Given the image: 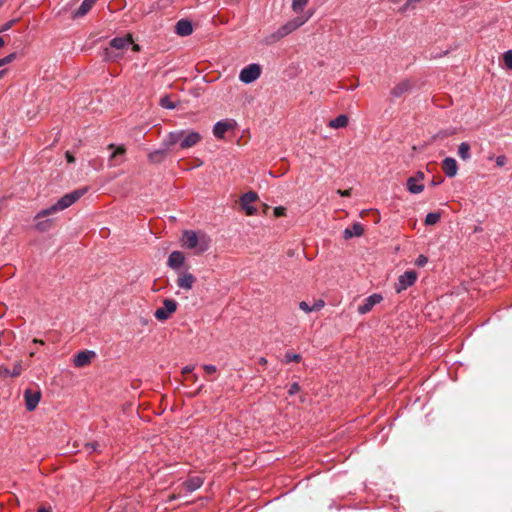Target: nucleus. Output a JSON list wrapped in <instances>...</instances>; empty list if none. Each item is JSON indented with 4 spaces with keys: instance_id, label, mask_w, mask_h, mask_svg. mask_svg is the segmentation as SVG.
<instances>
[{
    "instance_id": "f257e3e1",
    "label": "nucleus",
    "mask_w": 512,
    "mask_h": 512,
    "mask_svg": "<svg viewBox=\"0 0 512 512\" xmlns=\"http://www.w3.org/2000/svg\"><path fill=\"white\" fill-rule=\"evenodd\" d=\"M202 140V136L196 131L176 130L169 132L162 140V147L172 149L179 144L180 149H189L196 146Z\"/></svg>"
},
{
    "instance_id": "f03ea898",
    "label": "nucleus",
    "mask_w": 512,
    "mask_h": 512,
    "mask_svg": "<svg viewBox=\"0 0 512 512\" xmlns=\"http://www.w3.org/2000/svg\"><path fill=\"white\" fill-rule=\"evenodd\" d=\"M86 192H87V187H84V188L74 190L70 193L65 194L57 201V203H55L54 205H52L51 207H49L47 209L41 210L37 214V218H46V217H49L59 211H62L64 209L68 208L73 203H75L77 200H79Z\"/></svg>"
},
{
    "instance_id": "7ed1b4c3",
    "label": "nucleus",
    "mask_w": 512,
    "mask_h": 512,
    "mask_svg": "<svg viewBox=\"0 0 512 512\" xmlns=\"http://www.w3.org/2000/svg\"><path fill=\"white\" fill-rule=\"evenodd\" d=\"M311 13L306 16H297L296 18L292 19L291 21L287 22L283 26H281L276 32L272 33L271 35L267 36L265 38L266 44H273L286 35L290 34L294 30H296L298 27L302 26L304 23L308 21V19L311 17Z\"/></svg>"
},
{
    "instance_id": "20e7f679",
    "label": "nucleus",
    "mask_w": 512,
    "mask_h": 512,
    "mask_svg": "<svg viewBox=\"0 0 512 512\" xmlns=\"http://www.w3.org/2000/svg\"><path fill=\"white\" fill-rule=\"evenodd\" d=\"M261 67L259 64H250L244 67L240 74L239 79L246 84L252 83L260 77Z\"/></svg>"
},
{
    "instance_id": "39448f33",
    "label": "nucleus",
    "mask_w": 512,
    "mask_h": 512,
    "mask_svg": "<svg viewBox=\"0 0 512 512\" xmlns=\"http://www.w3.org/2000/svg\"><path fill=\"white\" fill-rule=\"evenodd\" d=\"M417 279V273L413 270H409L404 272L399 276L398 281L394 285V289L397 293H400L406 290L408 287L412 286Z\"/></svg>"
},
{
    "instance_id": "423d86ee",
    "label": "nucleus",
    "mask_w": 512,
    "mask_h": 512,
    "mask_svg": "<svg viewBox=\"0 0 512 512\" xmlns=\"http://www.w3.org/2000/svg\"><path fill=\"white\" fill-rule=\"evenodd\" d=\"M177 309V303L173 299H164L163 307L158 308L154 316L159 321L167 320Z\"/></svg>"
},
{
    "instance_id": "0eeeda50",
    "label": "nucleus",
    "mask_w": 512,
    "mask_h": 512,
    "mask_svg": "<svg viewBox=\"0 0 512 512\" xmlns=\"http://www.w3.org/2000/svg\"><path fill=\"white\" fill-rule=\"evenodd\" d=\"M258 200L256 192L249 191L240 197V206L247 215H254L257 209L252 205Z\"/></svg>"
},
{
    "instance_id": "6e6552de",
    "label": "nucleus",
    "mask_w": 512,
    "mask_h": 512,
    "mask_svg": "<svg viewBox=\"0 0 512 512\" xmlns=\"http://www.w3.org/2000/svg\"><path fill=\"white\" fill-rule=\"evenodd\" d=\"M24 399L27 411H33L39 404L41 392L40 390L33 391L32 389H26L24 391Z\"/></svg>"
},
{
    "instance_id": "1a4fd4ad",
    "label": "nucleus",
    "mask_w": 512,
    "mask_h": 512,
    "mask_svg": "<svg viewBox=\"0 0 512 512\" xmlns=\"http://www.w3.org/2000/svg\"><path fill=\"white\" fill-rule=\"evenodd\" d=\"M108 149H113L110 157H109V165L110 166H118L124 161V155L126 152V148L124 146L115 147L114 144H110Z\"/></svg>"
},
{
    "instance_id": "9d476101",
    "label": "nucleus",
    "mask_w": 512,
    "mask_h": 512,
    "mask_svg": "<svg viewBox=\"0 0 512 512\" xmlns=\"http://www.w3.org/2000/svg\"><path fill=\"white\" fill-rule=\"evenodd\" d=\"M382 299L383 298L380 294H373V295L367 297L364 300L363 304L358 306L357 310L362 315L366 314V313L370 312L376 304L380 303L382 301Z\"/></svg>"
},
{
    "instance_id": "9b49d317",
    "label": "nucleus",
    "mask_w": 512,
    "mask_h": 512,
    "mask_svg": "<svg viewBox=\"0 0 512 512\" xmlns=\"http://www.w3.org/2000/svg\"><path fill=\"white\" fill-rule=\"evenodd\" d=\"M130 44H133L131 34H126L124 37H115L109 43V48H113L123 52Z\"/></svg>"
},
{
    "instance_id": "f8f14e48",
    "label": "nucleus",
    "mask_w": 512,
    "mask_h": 512,
    "mask_svg": "<svg viewBox=\"0 0 512 512\" xmlns=\"http://www.w3.org/2000/svg\"><path fill=\"white\" fill-rule=\"evenodd\" d=\"M413 88V84L409 79H405L394 86L391 90V95L394 98H400L405 94L409 93Z\"/></svg>"
},
{
    "instance_id": "ddd939ff",
    "label": "nucleus",
    "mask_w": 512,
    "mask_h": 512,
    "mask_svg": "<svg viewBox=\"0 0 512 512\" xmlns=\"http://www.w3.org/2000/svg\"><path fill=\"white\" fill-rule=\"evenodd\" d=\"M95 356L93 351H81L75 355L73 363L76 367H84L90 364L91 359Z\"/></svg>"
},
{
    "instance_id": "4468645a",
    "label": "nucleus",
    "mask_w": 512,
    "mask_h": 512,
    "mask_svg": "<svg viewBox=\"0 0 512 512\" xmlns=\"http://www.w3.org/2000/svg\"><path fill=\"white\" fill-rule=\"evenodd\" d=\"M442 169L448 177H454L458 171L456 160L451 157L445 158L442 162Z\"/></svg>"
},
{
    "instance_id": "2eb2a0df",
    "label": "nucleus",
    "mask_w": 512,
    "mask_h": 512,
    "mask_svg": "<svg viewBox=\"0 0 512 512\" xmlns=\"http://www.w3.org/2000/svg\"><path fill=\"white\" fill-rule=\"evenodd\" d=\"M182 242H183V246H185L189 249H193L198 246L199 239L195 232L187 230V231H184V233H183Z\"/></svg>"
},
{
    "instance_id": "dca6fc26",
    "label": "nucleus",
    "mask_w": 512,
    "mask_h": 512,
    "mask_svg": "<svg viewBox=\"0 0 512 512\" xmlns=\"http://www.w3.org/2000/svg\"><path fill=\"white\" fill-rule=\"evenodd\" d=\"M364 233V227L360 223H354L351 227H347L343 232L344 239H350L352 237H360Z\"/></svg>"
},
{
    "instance_id": "f3484780",
    "label": "nucleus",
    "mask_w": 512,
    "mask_h": 512,
    "mask_svg": "<svg viewBox=\"0 0 512 512\" xmlns=\"http://www.w3.org/2000/svg\"><path fill=\"white\" fill-rule=\"evenodd\" d=\"M175 31L180 36H188L193 32L192 23L188 20H179L176 23Z\"/></svg>"
},
{
    "instance_id": "a211bd4d",
    "label": "nucleus",
    "mask_w": 512,
    "mask_h": 512,
    "mask_svg": "<svg viewBox=\"0 0 512 512\" xmlns=\"http://www.w3.org/2000/svg\"><path fill=\"white\" fill-rule=\"evenodd\" d=\"M233 125L226 121H219L213 127V134L215 137L222 139L224 138L225 133L232 129Z\"/></svg>"
},
{
    "instance_id": "6ab92c4d",
    "label": "nucleus",
    "mask_w": 512,
    "mask_h": 512,
    "mask_svg": "<svg viewBox=\"0 0 512 512\" xmlns=\"http://www.w3.org/2000/svg\"><path fill=\"white\" fill-rule=\"evenodd\" d=\"M195 281L196 278L192 274L186 273L178 277L177 285L182 289L190 290Z\"/></svg>"
},
{
    "instance_id": "aec40b11",
    "label": "nucleus",
    "mask_w": 512,
    "mask_h": 512,
    "mask_svg": "<svg viewBox=\"0 0 512 512\" xmlns=\"http://www.w3.org/2000/svg\"><path fill=\"white\" fill-rule=\"evenodd\" d=\"M96 2H97V0H84L82 2L81 6L78 8V10H76L73 13L72 17L79 18V17L85 16L91 10V8L95 5Z\"/></svg>"
},
{
    "instance_id": "412c9836",
    "label": "nucleus",
    "mask_w": 512,
    "mask_h": 512,
    "mask_svg": "<svg viewBox=\"0 0 512 512\" xmlns=\"http://www.w3.org/2000/svg\"><path fill=\"white\" fill-rule=\"evenodd\" d=\"M185 257L180 251H173L168 258V265L171 268H179L184 263Z\"/></svg>"
},
{
    "instance_id": "4be33fe9",
    "label": "nucleus",
    "mask_w": 512,
    "mask_h": 512,
    "mask_svg": "<svg viewBox=\"0 0 512 512\" xmlns=\"http://www.w3.org/2000/svg\"><path fill=\"white\" fill-rule=\"evenodd\" d=\"M203 485V479L199 476L189 478L183 483L184 488L188 492H193Z\"/></svg>"
},
{
    "instance_id": "5701e85b",
    "label": "nucleus",
    "mask_w": 512,
    "mask_h": 512,
    "mask_svg": "<svg viewBox=\"0 0 512 512\" xmlns=\"http://www.w3.org/2000/svg\"><path fill=\"white\" fill-rule=\"evenodd\" d=\"M123 57V52L107 47L104 50V60L108 62H117Z\"/></svg>"
},
{
    "instance_id": "b1692460",
    "label": "nucleus",
    "mask_w": 512,
    "mask_h": 512,
    "mask_svg": "<svg viewBox=\"0 0 512 512\" xmlns=\"http://www.w3.org/2000/svg\"><path fill=\"white\" fill-rule=\"evenodd\" d=\"M168 150L169 149H167L166 147H163L162 149L155 150V151L151 152L148 155V158H149L150 162H152V163H161V162H163L164 159L167 156Z\"/></svg>"
},
{
    "instance_id": "393cba45",
    "label": "nucleus",
    "mask_w": 512,
    "mask_h": 512,
    "mask_svg": "<svg viewBox=\"0 0 512 512\" xmlns=\"http://www.w3.org/2000/svg\"><path fill=\"white\" fill-rule=\"evenodd\" d=\"M407 189L412 194H419L424 190V185L418 184L417 177H410L407 180Z\"/></svg>"
},
{
    "instance_id": "a878e982",
    "label": "nucleus",
    "mask_w": 512,
    "mask_h": 512,
    "mask_svg": "<svg viewBox=\"0 0 512 512\" xmlns=\"http://www.w3.org/2000/svg\"><path fill=\"white\" fill-rule=\"evenodd\" d=\"M348 117L344 114L337 116L329 121L328 126L333 129L343 128L348 125Z\"/></svg>"
},
{
    "instance_id": "bb28decb",
    "label": "nucleus",
    "mask_w": 512,
    "mask_h": 512,
    "mask_svg": "<svg viewBox=\"0 0 512 512\" xmlns=\"http://www.w3.org/2000/svg\"><path fill=\"white\" fill-rule=\"evenodd\" d=\"M458 155L463 160L470 158V145L467 142H462L458 148Z\"/></svg>"
},
{
    "instance_id": "cd10ccee",
    "label": "nucleus",
    "mask_w": 512,
    "mask_h": 512,
    "mask_svg": "<svg viewBox=\"0 0 512 512\" xmlns=\"http://www.w3.org/2000/svg\"><path fill=\"white\" fill-rule=\"evenodd\" d=\"M35 219L37 220L36 228L39 231H47L51 229V227L53 226V222L51 219L41 220L42 218H37V216L35 217Z\"/></svg>"
},
{
    "instance_id": "c85d7f7f",
    "label": "nucleus",
    "mask_w": 512,
    "mask_h": 512,
    "mask_svg": "<svg viewBox=\"0 0 512 512\" xmlns=\"http://www.w3.org/2000/svg\"><path fill=\"white\" fill-rule=\"evenodd\" d=\"M440 220V213H428L425 218L426 225H434Z\"/></svg>"
},
{
    "instance_id": "c756f323",
    "label": "nucleus",
    "mask_w": 512,
    "mask_h": 512,
    "mask_svg": "<svg viewBox=\"0 0 512 512\" xmlns=\"http://www.w3.org/2000/svg\"><path fill=\"white\" fill-rule=\"evenodd\" d=\"M309 0H293L292 1V9L294 12L298 13L303 10Z\"/></svg>"
},
{
    "instance_id": "7c9ffc66",
    "label": "nucleus",
    "mask_w": 512,
    "mask_h": 512,
    "mask_svg": "<svg viewBox=\"0 0 512 512\" xmlns=\"http://www.w3.org/2000/svg\"><path fill=\"white\" fill-rule=\"evenodd\" d=\"M422 0H407L406 3L399 9V12L405 13L410 9H414L416 4L421 2Z\"/></svg>"
},
{
    "instance_id": "2f4dec72",
    "label": "nucleus",
    "mask_w": 512,
    "mask_h": 512,
    "mask_svg": "<svg viewBox=\"0 0 512 512\" xmlns=\"http://www.w3.org/2000/svg\"><path fill=\"white\" fill-rule=\"evenodd\" d=\"M160 105L166 109H174L176 104L170 100L169 96H164L160 99Z\"/></svg>"
},
{
    "instance_id": "473e14b6",
    "label": "nucleus",
    "mask_w": 512,
    "mask_h": 512,
    "mask_svg": "<svg viewBox=\"0 0 512 512\" xmlns=\"http://www.w3.org/2000/svg\"><path fill=\"white\" fill-rule=\"evenodd\" d=\"M301 360V355L300 354H294V353H291V352H287L285 354V362L286 363H289V362H300Z\"/></svg>"
},
{
    "instance_id": "72a5a7b5",
    "label": "nucleus",
    "mask_w": 512,
    "mask_h": 512,
    "mask_svg": "<svg viewBox=\"0 0 512 512\" xmlns=\"http://www.w3.org/2000/svg\"><path fill=\"white\" fill-rule=\"evenodd\" d=\"M503 59H504L505 66L508 69H512V50L505 52Z\"/></svg>"
},
{
    "instance_id": "f704fd0d",
    "label": "nucleus",
    "mask_w": 512,
    "mask_h": 512,
    "mask_svg": "<svg viewBox=\"0 0 512 512\" xmlns=\"http://www.w3.org/2000/svg\"><path fill=\"white\" fill-rule=\"evenodd\" d=\"M22 372V365L20 362H15L13 365V369L11 370V377H17Z\"/></svg>"
},
{
    "instance_id": "c9c22d12",
    "label": "nucleus",
    "mask_w": 512,
    "mask_h": 512,
    "mask_svg": "<svg viewBox=\"0 0 512 512\" xmlns=\"http://www.w3.org/2000/svg\"><path fill=\"white\" fill-rule=\"evenodd\" d=\"M325 305V302L322 299H318L314 302L313 306H311L312 311H319Z\"/></svg>"
},
{
    "instance_id": "e433bc0d",
    "label": "nucleus",
    "mask_w": 512,
    "mask_h": 512,
    "mask_svg": "<svg viewBox=\"0 0 512 512\" xmlns=\"http://www.w3.org/2000/svg\"><path fill=\"white\" fill-rule=\"evenodd\" d=\"M203 369L207 375H212L217 372V367L214 365H204Z\"/></svg>"
},
{
    "instance_id": "4c0bfd02",
    "label": "nucleus",
    "mask_w": 512,
    "mask_h": 512,
    "mask_svg": "<svg viewBox=\"0 0 512 512\" xmlns=\"http://www.w3.org/2000/svg\"><path fill=\"white\" fill-rule=\"evenodd\" d=\"M299 391H300V386H299V384H298V383H293V384H291V385H290V387H289L288 394H289L290 396H292V395H295L296 393H298Z\"/></svg>"
},
{
    "instance_id": "58836bf2",
    "label": "nucleus",
    "mask_w": 512,
    "mask_h": 512,
    "mask_svg": "<svg viewBox=\"0 0 512 512\" xmlns=\"http://www.w3.org/2000/svg\"><path fill=\"white\" fill-rule=\"evenodd\" d=\"M427 261V257H425L424 255H419L415 261V264L419 267H423L427 263Z\"/></svg>"
},
{
    "instance_id": "ea45409f",
    "label": "nucleus",
    "mask_w": 512,
    "mask_h": 512,
    "mask_svg": "<svg viewBox=\"0 0 512 512\" xmlns=\"http://www.w3.org/2000/svg\"><path fill=\"white\" fill-rule=\"evenodd\" d=\"M0 376L11 377V370L6 366H0Z\"/></svg>"
},
{
    "instance_id": "a19ab883",
    "label": "nucleus",
    "mask_w": 512,
    "mask_h": 512,
    "mask_svg": "<svg viewBox=\"0 0 512 512\" xmlns=\"http://www.w3.org/2000/svg\"><path fill=\"white\" fill-rule=\"evenodd\" d=\"M507 163V158L504 155H500L496 158V164L498 167H502Z\"/></svg>"
},
{
    "instance_id": "79ce46f5",
    "label": "nucleus",
    "mask_w": 512,
    "mask_h": 512,
    "mask_svg": "<svg viewBox=\"0 0 512 512\" xmlns=\"http://www.w3.org/2000/svg\"><path fill=\"white\" fill-rule=\"evenodd\" d=\"M299 308L306 313L312 312L311 306L305 301L299 303Z\"/></svg>"
},
{
    "instance_id": "37998d69",
    "label": "nucleus",
    "mask_w": 512,
    "mask_h": 512,
    "mask_svg": "<svg viewBox=\"0 0 512 512\" xmlns=\"http://www.w3.org/2000/svg\"><path fill=\"white\" fill-rule=\"evenodd\" d=\"M16 23V20H10L8 22H6L1 28H0V32H4L8 29H10L14 24Z\"/></svg>"
},
{
    "instance_id": "c03bdc74",
    "label": "nucleus",
    "mask_w": 512,
    "mask_h": 512,
    "mask_svg": "<svg viewBox=\"0 0 512 512\" xmlns=\"http://www.w3.org/2000/svg\"><path fill=\"white\" fill-rule=\"evenodd\" d=\"M98 446H99L98 442H91V443H86L85 444V448L88 451H96Z\"/></svg>"
},
{
    "instance_id": "a18cd8bd",
    "label": "nucleus",
    "mask_w": 512,
    "mask_h": 512,
    "mask_svg": "<svg viewBox=\"0 0 512 512\" xmlns=\"http://www.w3.org/2000/svg\"><path fill=\"white\" fill-rule=\"evenodd\" d=\"M351 191H352V189H351V188H350V189H345V190H341V189H339V190H337V193H338L340 196H342V197H349V196L351 195Z\"/></svg>"
},
{
    "instance_id": "49530a36",
    "label": "nucleus",
    "mask_w": 512,
    "mask_h": 512,
    "mask_svg": "<svg viewBox=\"0 0 512 512\" xmlns=\"http://www.w3.org/2000/svg\"><path fill=\"white\" fill-rule=\"evenodd\" d=\"M285 214V208L284 207H276L274 209V215L276 217H280V216H283Z\"/></svg>"
},
{
    "instance_id": "de8ad7c7",
    "label": "nucleus",
    "mask_w": 512,
    "mask_h": 512,
    "mask_svg": "<svg viewBox=\"0 0 512 512\" xmlns=\"http://www.w3.org/2000/svg\"><path fill=\"white\" fill-rule=\"evenodd\" d=\"M193 370H194V366H185L182 369V374L187 375V374L191 373Z\"/></svg>"
},
{
    "instance_id": "09e8293b",
    "label": "nucleus",
    "mask_w": 512,
    "mask_h": 512,
    "mask_svg": "<svg viewBox=\"0 0 512 512\" xmlns=\"http://www.w3.org/2000/svg\"><path fill=\"white\" fill-rule=\"evenodd\" d=\"M5 60H6V63H11L15 58H16V54L15 53H11L9 54L8 56L4 57Z\"/></svg>"
},
{
    "instance_id": "8fccbe9b",
    "label": "nucleus",
    "mask_w": 512,
    "mask_h": 512,
    "mask_svg": "<svg viewBox=\"0 0 512 512\" xmlns=\"http://www.w3.org/2000/svg\"><path fill=\"white\" fill-rule=\"evenodd\" d=\"M66 159L69 163L75 162L74 156L69 151L66 152Z\"/></svg>"
},
{
    "instance_id": "3c124183",
    "label": "nucleus",
    "mask_w": 512,
    "mask_h": 512,
    "mask_svg": "<svg viewBox=\"0 0 512 512\" xmlns=\"http://www.w3.org/2000/svg\"><path fill=\"white\" fill-rule=\"evenodd\" d=\"M131 45H132V50L133 51H135V52H139L140 51L141 48H140V46L138 44H135L133 42V44H131Z\"/></svg>"
},
{
    "instance_id": "603ef678",
    "label": "nucleus",
    "mask_w": 512,
    "mask_h": 512,
    "mask_svg": "<svg viewBox=\"0 0 512 512\" xmlns=\"http://www.w3.org/2000/svg\"><path fill=\"white\" fill-rule=\"evenodd\" d=\"M415 177H417L418 182H419V181L423 180L424 174L422 172H418Z\"/></svg>"
},
{
    "instance_id": "864d4df0",
    "label": "nucleus",
    "mask_w": 512,
    "mask_h": 512,
    "mask_svg": "<svg viewBox=\"0 0 512 512\" xmlns=\"http://www.w3.org/2000/svg\"><path fill=\"white\" fill-rule=\"evenodd\" d=\"M259 364H261V365L265 366V365L267 364V359H266V358H264V357H261V358L259 359Z\"/></svg>"
},
{
    "instance_id": "5fc2aeb1",
    "label": "nucleus",
    "mask_w": 512,
    "mask_h": 512,
    "mask_svg": "<svg viewBox=\"0 0 512 512\" xmlns=\"http://www.w3.org/2000/svg\"><path fill=\"white\" fill-rule=\"evenodd\" d=\"M37 512H51L50 508L40 507Z\"/></svg>"
},
{
    "instance_id": "6e6d98bb",
    "label": "nucleus",
    "mask_w": 512,
    "mask_h": 512,
    "mask_svg": "<svg viewBox=\"0 0 512 512\" xmlns=\"http://www.w3.org/2000/svg\"><path fill=\"white\" fill-rule=\"evenodd\" d=\"M33 343H35V344H41V345H44V341H43V340H41V339H37V338H34V339H33Z\"/></svg>"
},
{
    "instance_id": "4d7b16f0",
    "label": "nucleus",
    "mask_w": 512,
    "mask_h": 512,
    "mask_svg": "<svg viewBox=\"0 0 512 512\" xmlns=\"http://www.w3.org/2000/svg\"><path fill=\"white\" fill-rule=\"evenodd\" d=\"M442 181H443V179H442V178H440L439 180H433V181H432V185H438V184H440Z\"/></svg>"
},
{
    "instance_id": "13d9d810",
    "label": "nucleus",
    "mask_w": 512,
    "mask_h": 512,
    "mask_svg": "<svg viewBox=\"0 0 512 512\" xmlns=\"http://www.w3.org/2000/svg\"><path fill=\"white\" fill-rule=\"evenodd\" d=\"M206 249H207V245H206V244H205V245H202V244H201V245H200V248H199V251H200V252H204Z\"/></svg>"
},
{
    "instance_id": "bf43d9fd",
    "label": "nucleus",
    "mask_w": 512,
    "mask_h": 512,
    "mask_svg": "<svg viewBox=\"0 0 512 512\" xmlns=\"http://www.w3.org/2000/svg\"><path fill=\"white\" fill-rule=\"evenodd\" d=\"M6 64H7V63H6L5 58L0 59V67H1V66H4V65H6Z\"/></svg>"
},
{
    "instance_id": "052dcab7",
    "label": "nucleus",
    "mask_w": 512,
    "mask_h": 512,
    "mask_svg": "<svg viewBox=\"0 0 512 512\" xmlns=\"http://www.w3.org/2000/svg\"><path fill=\"white\" fill-rule=\"evenodd\" d=\"M5 44L3 37H0V48Z\"/></svg>"
},
{
    "instance_id": "680f3d73",
    "label": "nucleus",
    "mask_w": 512,
    "mask_h": 512,
    "mask_svg": "<svg viewBox=\"0 0 512 512\" xmlns=\"http://www.w3.org/2000/svg\"><path fill=\"white\" fill-rule=\"evenodd\" d=\"M191 379H192V381H193V382H196V381H197V379H198V377H197V375H193V376L191 377Z\"/></svg>"
},
{
    "instance_id": "e2e57ef3",
    "label": "nucleus",
    "mask_w": 512,
    "mask_h": 512,
    "mask_svg": "<svg viewBox=\"0 0 512 512\" xmlns=\"http://www.w3.org/2000/svg\"><path fill=\"white\" fill-rule=\"evenodd\" d=\"M5 72H6V70H1L0 71V79L4 76Z\"/></svg>"
},
{
    "instance_id": "0e129e2a",
    "label": "nucleus",
    "mask_w": 512,
    "mask_h": 512,
    "mask_svg": "<svg viewBox=\"0 0 512 512\" xmlns=\"http://www.w3.org/2000/svg\"><path fill=\"white\" fill-rule=\"evenodd\" d=\"M5 0H0V7L3 5Z\"/></svg>"
},
{
    "instance_id": "69168bd1",
    "label": "nucleus",
    "mask_w": 512,
    "mask_h": 512,
    "mask_svg": "<svg viewBox=\"0 0 512 512\" xmlns=\"http://www.w3.org/2000/svg\"><path fill=\"white\" fill-rule=\"evenodd\" d=\"M392 2H393V3H397V2H398V0H392Z\"/></svg>"
}]
</instances>
